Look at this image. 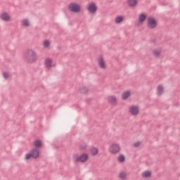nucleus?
Wrapping results in <instances>:
<instances>
[{
    "instance_id": "13",
    "label": "nucleus",
    "mask_w": 180,
    "mask_h": 180,
    "mask_svg": "<svg viewBox=\"0 0 180 180\" xmlns=\"http://www.w3.org/2000/svg\"><path fill=\"white\" fill-rule=\"evenodd\" d=\"M130 96V91H124L122 95V99H123V101H126V99H127Z\"/></svg>"
},
{
    "instance_id": "2",
    "label": "nucleus",
    "mask_w": 180,
    "mask_h": 180,
    "mask_svg": "<svg viewBox=\"0 0 180 180\" xmlns=\"http://www.w3.org/2000/svg\"><path fill=\"white\" fill-rule=\"evenodd\" d=\"M88 154L83 153L80 156H78L77 154H75L72 156V160L75 164H78V162H86V161H88Z\"/></svg>"
},
{
    "instance_id": "16",
    "label": "nucleus",
    "mask_w": 180,
    "mask_h": 180,
    "mask_svg": "<svg viewBox=\"0 0 180 180\" xmlns=\"http://www.w3.org/2000/svg\"><path fill=\"white\" fill-rule=\"evenodd\" d=\"M108 103H111V104L116 103V97L110 96L108 98Z\"/></svg>"
},
{
    "instance_id": "17",
    "label": "nucleus",
    "mask_w": 180,
    "mask_h": 180,
    "mask_svg": "<svg viewBox=\"0 0 180 180\" xmlns=\"http://www.w3.org/2000/svg\"><path fill=\"white\" fill-rule=\"evenodd\" d=\"M146 18H147V15H146V14H144V13H141L139 15V22L141 23H143V22H144V20H146Z\"/></svg>"
},
{
    "instance_id": "27",
    "label": "nucleus",
    "mask_w": 180,
    "mask_h": 180,
    "mask_svg": "<svg viewBox=\"0 0 180 180\" xmlns=\"http://www.w3.org/2000/svg\"><path fill=\"white\" fill-rule=\"evenodd\" d=\"M44 46L46 48L49 47L50 46V41H49L48 40H45L44 41Z\"/></svg>"
},
{
    "instance_id": "12",
    "label": "nucleus",
    "mask_w": 180,
    "mask_h": 180,
    "mask_svg": "<svg viewBox=\"0 0 180 180\" xmlns=\"http://www.w3.org/2000/svg\"><path fill=\"white\" fill-rule=\"evenodd\" d=\"M127 3L130 8H134L137 5V0H127Z\"/></svg>"
},
{
    "instance_id": "19",
    "label": "nucleus",
    "mask_w": 180,
    "mask_h": 180,
    "mask_svg": "<svg viewBox=\"0 0 180 180\" xmlns=\"http://www.w3.org/2000/svg\"><path fill=\"white\" fill-rule=\"evenodd\" d=\"M142 176H143V178H150V176H151V172L149 171H146L142 174Z\"/></svg>"
},
{
    "instance_id": "23",
    "label": "nucleus",
    "mask_w": 180,
    "mask_h": 180,
    "mask_svg": "<svg viewBox=\"0 0 180 180\" xmlns=\"http://www.w3.org/2000/svg\"><path fill=\"white\" fill-rule=\"evenodd\" d=\"M79 92L81 94H86L88 92V89L86 87L83 86L79 89Z\"/></svg>"
},
{
    "instance_id": "28",
    "label": "nucleus",
    "mask_w": 180,
    "mask_h": 180,
    "mask_svg": "<svg viewBox=\"0 0 180 180\" xmlns=\"http://www.w3.org/2000/svg\"><path fill=\"white\" fill-rule=\"evenodd\" d=\"M3 77H4V78H5V79H8V77H9V74H8V72H4L3 73Z\"/></svg>"
},
{
    "instance_id": "11",
    "label": "nucleus",
    "mask_w": 180,
    "mask_h": 180,
    "mask_svg": "<svg viewBox=\"0 0 180 180\" xmlns=\"http://www.w3.org/2000/svg\"><path fill=\"white\" fill-rule=\"evenodd\" d=\"M78 147L80 151H85L86 150L87 146L85 142L82 141L79 143Z\"/></svg>"
},
{
    "instance_id": "1",
    "label": "nucleus",
    "mask_w": 180,
    "mask_h": 180,
    "mask_svg": "<svg viewBox=\"0 0 180 180\" xmlns=\"http://www.w3.org/2000/svg\"><path fill=\"white\" fill-rule=\"evenodd\" d=\"M24 58L27 63L32 64V63H34L37 60V56L34 51L28 49L24 53Z\"/></svg>"
},
{
    "instance_id": "29",
    "label": "nucleus",
    "mask_w": 180,
    "mask_h": 180,
    "mask_svg": "<svg viewBox=\"0 0 180 180\" xmlns=\"http://www.w3.org/2000/svg\"><path fill=\"white\" fill-rule=\"evenodd\" d=\"M141 143L140 142H136L134 144V147H139L140 146Z\"/></svg>"
},
{
    "instance_id": "20",
    "label": "nucleus",
    "mask_w": 180,
    "mask_h": 180,
    "mask_svg": "<svg viewBox=\"0 0 180 180\" xmlns=\"http://www.w3.org/2000/svg\"><path fill=\"white\" fill-rule=\"evenodd\" d=\"M122 22H123L122 16H117L115 18V23H122Z\"/></svg>"
},
{
    "instance_id": "14",
    "label": "nucleus",
    "mask_w": 180,
    "mask_h": 180,
    "mask_svg": "<svg viewBox=\"0 0 180 180\" xmlns=\"http://www.w3.org/2000/svg\"><path fill=\"white\" fill-rule=\"evenodd\" d=\"M45 65L46 68H51L53 65V61L51 60V59H46L45 62Z\"/></svg>"
},
{
    "instance_id": "7",
    "label": "nucleus",
    "mask_w": 180,
    "mask_h": 180,
    "mask_svg": "<svg viewBox=\"0 0 180 180\" xmlns=\"http://www.w3.org/2000/svg\"><path fill=\"white\" fill-rule=\"evenodd\" d=\"M88 11L89 13H96V11H98V7H96V4L94 3H91L88 6Z\"/></svg>"
},
{
    "instance_id": "8",
    "label": "nucleus",
    "mask_w": 180,
    "mask_h": 180,
    "mask_svg": "<svg viewBox=\"0 0 180 180\" xmlns=\"http://www.w3.org/2000/svg\"><path fill=\"white\" fill-rule=\"evenodd\" d=\"M98 64L102 70H105L106 68V65L105 64V60L102 56H99L98 59Z\"/></svg>"
},
{
    "instance_id": "9",
    "label": "nucleus",
    "mask_w": 180,
    "mask_h": 180,
    "mask_svg": "<svg viewBox=\"0 0 180 180\" xmlns=\"http://www.w3.org/2000/svg\"><path fill=\"white\" fill-rule=\"evenodd\" d=\"M129 112L133 116L139 115V107L134 105L131 106L129 108Z\"/></svg>"
},
{
    "instance_id": "15",
    "label": "nucleus",
    "mask_w": 180,
    "mask_h": 180,
    "mask_svg": "<svg viewBox=\"0 0 180 180\" xmlns=\"http://www.w3.org/2000/svg\"><path fill=\"white\" fill-rule=\"evenodd\" d=\"M164 93V87L161 85L158 86V95L161 96Z\"/></svg>"
},
{
    "instance_id": "22",
    "label": "nucleus",
    "mask_w": 180,
    "mask_h": 180,
    "mask_svg": "<svg viewBox=\"0 0 180 180\" xmlns=\"http://www.w3.org/2000/svg\"><path fill=\"white\" fill-rule=\"evenodd\" d=\"M125 160H126V158L123 155H120V156L118 157L119 162H124Z\"/></svg>"
},
{
    "instance_id": "3",
    "label": "nucleus",
    "mask_w": 180,
    "mask_h": 180,
    "mask_svg": "<svg viewBox=\"0 0 180 180\" xmlns=\"http://www.w3.org/2000/svg\"><path fill=\"white\" fill-rule=\"evenodd\" d=\"M68 9L73 13H78L81 11V6L77 3H70L68 6Z\"/></svg>"
},
{
    "instance_id": "5",
    "label": "nucleus",
    "mask_w": 180,
    "mask_h": 180,
    "mask_svg": "<svg viewBox=\"0 0 180 180\" xmlns=\"http://www.w3.org/2000/svg\"><path fill=\"white\" fill-rule=\"evenodd\" d=\"M147 26L149 29H155L157 27V20L154 18L149 17L147 19Z\"/></svg>"
},
{
    "instance_id": "18",
    "label": "nucleus",
    "mask_w": 180,
    "mask_h": 180,
    "mask_svg": "<svg viewBox=\"0 0 180 180\" xmlns=\"http://www.w3.org/2000/svg\"><path fill=\"white\" fill-rule=\"evenodd\" d=\"M34 146L36 147V148H40L41 147V141L37 140L34 142Z\"/></svg>"
},
{
    "instance_id": "26",
    "label": "nucleus",
    "mask_w": 180,
    "mask_h": 180,
    "mask_svg": "<svg viewBox=\"0 0 180 180\" xmlns=\"http://www.w3.org/2000/svg\"><path fill=\"white\" fill-rule=\"evenodd\" d=\"M120 179L124 180L126 179V174L121 172L119 175Z\"/></svg>"
},
{
    "instance_id": "10",
    "label": "nucleus",
    "mask_w": 180,
    "mask_h": 180,
    "mask_svg": "<svg viewBox=\"0 0 180 180\" xmlns=\"http://www.w3.org/2000/svg\"><path fill=\"white\" fill-rule=\"evenodd\" d=\"M1 19L4 22H9V20H11V17L9 16V15H8V13H3L1 15Z\"/></svg>"
},
{
    "instance_id": "4",
    "label": "nucleus",
    "mask_w": 180,
    "mask_h": 180,
    "mask_svg": "<svg viewBox=\"0 0 180 180\" xmlns=\"http://www.w3.org/2000/svg\"><path fill=\"white\" fill-rule=\"evenodd\" d=\"M40 152L39 150L34 148L30 153H27L25 156V160H30V158H39Z\"/></svg>"
},
{
    "instance_id": "25",
    "label": "nucleus",
    "mask_w": 180,
    "mask_h": 180,
    "mask_svg": "<svg viewBox=\"0 0 180 180\" xmlns=\"http://www.w3.org/2000/svg\"><path fill=\"white\" fill-rule=\"evenodd\" d=\"M154 56H156V57H160V54H161V51L160 50H154L153 51Z\"/></svg>"
},
{
    "instance_id": "6",
    "label": "nucleus",
    "mask_w": 180,
    "mask_h": 180,
    "mask_svg": "<svg viewBox=\"0 0 180 180\" xmlns=\"http://www.w3.org/2000/svg\"><path fill=\"white\" fill-rule=\"evenodd\" d=\"M120 151V146L119 144L113 143L110 147V152L111 154H117Z\"/></svg>"
},
{
    "instance_id": "24",
    "label": "nucleus",
    "mask_w": 180,
    "mask_h": 180,
    "mask_svg": "<svg viewBox=\"0 0 180 180\" xmlns=\"http://www.w3.org/2000/svg\"><path fill=\"white\" fill-rule=\"evenodd\" d=\"M30 23H29V21L27 20H24L22 21V26H25V27H29L30 26Z\"/></svg>"
},
{
    "instance_id": "21",
    "label": "nucleus",
    "mask_w": 180,
    "mask_h": 180,
    "mask_svg": "<svg viewBox=\"0 0 180 180\" xmlns=\"http://www.w3.org/2000/svg\"><path fill=\"white\" fill-rule=\"evenodd\" d=\"M90 151L92 155H96V154H98V148H91Z\"/></svg>"
}]
</instances>
